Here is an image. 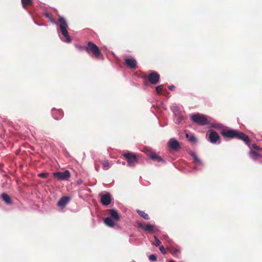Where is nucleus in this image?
Instances as JSON below:
<instances>
[{
    "label": "nucleus",
    "instance_id": "nucleus-27",
    "mask_svg": "<svg viewBox=\"0 0 262 262\" xmlns=\"http://www.w3.org/2000/svg\"><path fill=\"white\" fill-rule=\"evenodd\" d=\"M251 149H253V150H256V151H260L261 150L262 148H260V147H259L258 146H257L256 144H253L252 145V148Z\"/></svg>",
    "mask_w": 262,
    "mask_h": 262
},
{
    "label": "nucleus",
    "instance_id": "nucleus-2",
    "mask_svg": "<svg viewBox=\"0 0 262 262\" xmlns=\"http://www.w3.org/2000/svg\"><path fill=\"white\" fill-rule=\"evenodd\" d=\"M84 48L87 53L89 54H92L96 58L99 59L103 58V55L99 50V47L94 43L91 41H89L86 47Z\"/></svg>",
    "mask_w": 262,
    "mask_h": 262
},
{
    "label": "nucleus",
    "instance_id": "nucleus-13",
    "mask_svg": "<svg viewBox=\"0 0 262 262\" xmlns=\"http://www.w3.org/2000/svg\"><path fill=\"white\" fill-rule=\"evenodd\" d=\"M70 200V198L67 196H62L58 202L57 205L59 207H64Z\"/></svg>",
    "mask_w": 262,
    "mask_h": 262
},
{
    "label": "nucleus",
    "instance_id": "nucleus-8",
    "mask_svg": "<svg viewBox=\"0 0 262 262\" xmlns=\"http://www.w3.org/2000/svg\"><path fill=\"white\" fill-rule=\"evenodd\" d=\"M160 75L156 72L150 73L148 76V80L150 83L156 84L159 81Z\"/></svg>",
    "mask_w": 262,
    "mask_h": 262
},
{
    "label": "nucleus",
    "instance_id": "nucleus-6",
    "mask_svg": "<svg viewBox=\"0 0 262 262\" xmlns=\"http://www.w3.org/2000/svg\"><path fill=\"white\" fill-rule=\"evenodd\" d=\"M54 177L56 178L59 181H66L68 180L71 177V173L68 170L61 172H55L53 173Z\"/></svg>",
    "mask_w": 262,
    "mask_h": 262
},
{
    "label": "nucleus",
    "instance_id": "nucleus-9",
    "mask_svg": "<svg viewBox=\"0 0 262 262\" xmlns=\"http://www.w3.org/2000/svg\"><path fill=\"white\" fill-rule=\"evenodd\" d=\"M124 62L126 66L130 69H135L137 67V61L133 58H126L124 59Z\"/></svg>",
    "mask_w": 262,
    "mask_h": 262
},
{
    "label": "nucleus",
    "instance_id": "nucleus-35",
    "mask_svg": "<svg viewBox=\"0 0 262 262\" xmlns=\"http://www.w3.org/2000/svg\"><path fill=\"white\" fill-rule=\"evenodd\" d=\"M169 262H175L173 260H170L169 261Z\"/></svg>",
    "mask_w": 262,
    "mask_h": 262
},
{
    "label": "nucleus",
    "instance_id": "nucleus-3",
    "mask_svg": "<svg viewBox=\"0 0 262 262\" xmlns=\"http://www.w3.org/2000/svg\"><path fill=\"white\" fill-rule=\"evenodd\" d=\"M58 22L59 23L60 30L62 35L66 38L67 42H70L71 39L67 31L68 24L66 19L63 17L60 16L58 19Z\"/></svg>",
    "mask_w": 262,
    "mask_h": 262
},
{
    "label": "nucleus",
    "instance_id": "nucleus-29",
    "mask_svg": "<svg viewBox=\"0 0 262 262\" xmlns=\"http://www.w3.org/2000/svg\"><path fill=\"white\" fill-rule=\"evenodd\" d=\"M149 259L152 261H156L157 260V256L155 254H151L149 256Z\"/></svg>",
    "mask_w": 262,
    "mask_h": 262
},
{
    "label": "nucleus",
    "instance_id": "nucleus-34",
    "mask_svg": "<svg viewBox=\"0 0 262 262\" xmlns=\"http://www.w3.org/2000/svg\"><path fill=\"white\" fill-rule=\"evenodd\" d=\"M86 46H79L78 47V48L79 49V50H85V49L84 48V47H86Z\"/></svg>",
    "mask_w": 262,
    "mask_h": 262
},
{
    "label": "nucleus",
    "instance_id": "nucleus-17",
    "mask_svg": "<svg viewBox=\"0 0 262 262\" xmlns=\"http://www.w3.org/2000/svg\"><path fill=\"white\" fill-rule=\"evenodd\" d=\"M149 158L155 161H157L158 162H164L163 159L159 156L156 153L151 152L149 154Z\"/></svg>",
    "mask_w": 262,
    "mask_h": 262
},
{
    "label": "nucleus",
    "instance_id": "nucleus-5",
    "mask_svg": "<svg viewBox=\"0 0 262 262\" xmlns=\"http://www.w3.org/2000/svg\"><path fill=\"white\" fill-rule=\"evenodd\" d=\"M123 157L126 160L127 165L129 166H134L138 162L137 156L131 152H127L123 154Z\"/></svg>",
    "mask_w": 262,
    "mask_h": 262
},
{
    "label": "nucleus",
    "instance_id": "nucleus-11",
    "mask_svg": "<svg viewBox=\"0 0 262 262\" xmlns=\"http://www.w3.org/2000/svg\"><path fill=\"white\" fill-rule=\"evenodd\" d=\"M111 202V198L110 193L102 194L101 195L100 202L104 206L108 205Z\"/></svg>",
    "mask_w": 262,
    "mask_h": 262
},
{
    "label": "nucleus",
    "instance_id": "nucleus-14",
    "mask_svg": "<svg viewBox=\"0 0 262 262\" xmlns=\"http://www.w3.org/2000/svg\"><path fill=\"white\" fill-rule=\"evenodd\" d=\"M168 251L174 256L178 257L181 253L180 249L173 246H170L167 248Z\"/></svg>",
    "mask_w": 262,
    "mask_h": 262
},
{
    "label": "nucleus",
    "instance_id": "nucleus-19",
    "mask_svg": "<svg viewBox=\"0 0 262 262\" xmlns=\"http://www.w3.org/2000/svg\"><path fill=\"white\" fill-rule=\"evenodd\" d=\"M2 199L7 204H10L12 203L10 197L6 193L2 194Z\"/></svg>",
    "mask_w": 262,
    "mask_h": 262
},
{
    "label": "nucleus",
    "instance_id": "nucleus-26",
    "mask_svg": "<svg viewBox=\"0 0 262 262\" xmlns=\"http://www.w3.org/2000/svg\"><path fill=\"white\" fill-rule=\"evenodd\" d=\"M102 164L104 169H107L110 167V163L107 160L102 162Z\"/></svg>",
    "mask_w": 262,
    "mask_h": 262
},
{
    "label": "nucleus",
    "instance_id": "nucleus-33",
    "mask_svg": "<svg viewBox=\"0 0 262 262\" xmlns=\"http://www.w3.org/2000/svg\"><path fill=\"white\" fill-rule=\"evenodd\" d=\"M169 89L170 90V91H173L175 89V86L173 85H170L169 87H168Z\"/></svg>",
    "mask_w": 262,
    "mask_h": 262
},
{
    "label": "nucleus",
    "instance_id": "nucleus-32",
    "mask_svg": "<svg viewBox=\"0 0 262 262\" xmlns=\"http://www.w3.org/2000/svg\"><path fill=\"white\" fill-rule=\"evenodd\" d=\"M183 120V118L182 116H180L177 118L176 122L177 123H180Z\"/></svg>",
    "mask_w": 262,
    "mask_h": 262
},
{
    "label": "nucleus",
    "instance_id": "nucleus-21",
    "mask_svg": "<svg viewBox=\"0 0 262 262\" xmlns=\"http://www.w3.org/2000/svg\"><path fill=\"white\" fill-rule=\"evenodd\" d=\"M137 212L138 213V214L141 216L145 220H149V217L147 213H145L144 211L140 210H137Z\"/></svg>",
    "mask_w": 262,
    "mask_h": 262
},
{
    "label": "nucleus",
    "instance_id": "nucleus-31",
    "mask_svg": "<svg viewBox=\"0 0 262 262\" xmlns=\"http://www.w3.org/2000/svg\"><path fill=\"white\" fill-rule=\"evenodd\" d=\"M159 249L162 253H163L164 254H166V251L165 248L163 247V246H160Z\"/></svg>",
    "mask_w": 262,
    "mask_h": 262
},
{
    "label": "nucleus",
    "instance_id": "nucleus-1",
    "mask_svg": "<svg viewBox=\"0 0 262 262\" xmlns=\"http://www.w3.org/2000/svg\"><path fill=\"white\" fill-rule=\"evenodd\" d=\"M221 134L225 138H236L238 139L244 141L250 148L249 155L253 160H256L261 157L259 152V151L254 150L250 147V139L249 137L244 133L235 129H224L221 131Z\"/></svg>",
    "mask_w": 262,
    "mask_h": 262
},
{
    "label": "nucleus",
    "instance_id": "nucleus-4",
    "mask_svg": "<svg viewBox=\"0 0 262 262\" xmlns=\"http://www.w3.org/2000/svg\"><path fill=\"white\" fill-rule=\"evenodd\" d=\"M191 119L193 122L201 125H205L208 124V119L205 115L196 114L192 115Z\"/></svg>",
    "mask_w": 262,
    "mask_h": 262
},
{
    "label": "nucleus",
    "instance_id": "nucleus-25",
    "mask_svg": "<svg viewBox=\"0 0 262 262\" xmlns=\"http://www.w3.org/2000/svg\"><path fill=\"white\" fill-rule=\"evenodd\" d=\"M186 137L190 142H195L196 141V138L194 136H189L188 134H186Z\"/></svg>",
    "mask_w": 262,
    "mask_h": 262
},
{
    "label": "nucleus",
    "instance_id": "nucleus-16",
    "mask_svg": "<svg viewBox=\"0 0 262 262\" xmlns=\"http://www.w3.org/2000/svg\"><path fill=\"white\" fill-rule=\"evenodd\" d=\"M52 114L56 120H58L63 116V112L61 110H53Z\"/></svg>",
    "mask_w": 262,
    "mask_h": 262
},
{
    "label": "nucleus",
    "instance_id": "nucleus-10",
    "mask_svg": "<svg viewBox=\"0 0 262 262\" xmlns=\"http://www.w3.org/2000/svg\"><path fill=\"white\" fill-rule=\"evenodd\" d=\"M168 146L171 149L177 151L180 148V145L175 139H171L168 142Z\"/></svg>",
    "mask_w": 262,
    "mask_h": 262
},
{
    "label": "nucleus",
    "instance_id": "nucleus-7",
    "mask_svg": "<svg viewBox=\"0 0 262 262\" xmlns=\"http://www.w3.org/2000/svg\"><path fill=\"white\" fill-rule=\"evenodd\" d=\"M209 140L212 143L215 144L218 142L219 143H221V138L216 132L211 130L209 134Z\"/></svg>",
    "mask_w": 262,
    "mask_h": 262
},
{
    "label": "nucleus",
    "instance_id": "nucleus-20",
    "mask_svg": "<svg viewBox=\"0 0 262 262\" xmlns=\"http://www.w3.org/2000/svg\"><path fill=\"white\" fill-rule=\"evenodd\" d=\"M157 93L159 95H164L165 93H167L166 90L163 89V85L162 84L157 86L156 88Z\"/></svg>",
    "mask_w": 262,
    "mask_h": 262
},
{
    "label": "nucleus",
    "instance_id": "nucleus-18",
    "mask_svg": "<svg viewBox=\"0 0 262 262\" xmlns=\"http://www.w3.org/2000/svg\"><path fill=\"white\" fill-rule=\"evenodd\" d=\"M104 223L106 225L110 227H113L115 226L113 219H111L110 217H105L104 219Z\"/></svg>",
    "mask_w": 262,
    "mask_h": 262
},
{
    "label": "nucleus",
    "instance_id": "nucleus-24",
    "mask_svg": "<svg viewBox=\"0 0 262 262\" xmlns=\"http://www.w3.org/2000/svg\"><path fill=\"white\" fill-rule=\"evenodd\" d=\"M45 16H46V18H48L49 20H50V21L53 24H56V22L55 21V20L53 18V17L51 16V15L50 13H46L45 14Z\"/></svg>",
    "mask_w": 262,
    "mask_h": 262
},
{
    "label": "nucleus",
    "instance_id": "nucleus-12",
    "mask_svg": "<svg viewBox=\"0 0 262 262\" xmlns=\"http://www.w3.org/2000/svg\"><path fill=\"white\" fill-rule=\"evenodd\" d=\"M138 226L139 227L143 229L145 231L148 232L149 233L152 232L154 230V227L149 224L144 225L141 223H138Z\"/></svg>",
    "mask_w": 262,
    "mask_h": 262
},
{
    "label": "nucleus",
    "instance_id": "nucleus-15",
    "mask_svg": "<svg viewBox=\"0 0 262 262\" xmlns=\"http://www.w3.org/2000/svg\"><path fill=\"white\" fill-rule=\"evenodd\" d=\"M110 217L116 221H119L120 220V217L118 212L114 209L110 210Z\"/></svg>",
    "mask_w": 262,
    "mask_h": 262
},
{
    "label": "nucleus",
    "instance_id": "nucleus-30",
    "mask_svg": "<svg viewBox=\"0 0 262 262\" xmlns=\"http://www.w3.org/2000/svg\"><path fill=\"white\" fill-rule=\"evenodd\" d=\"M48 173H40L38 174V176L41 178H46L48 176Z\"/></svg>",
    "mask_w": 262,
    "mask_h": 262
},
{
    "label": "nucleus",
    "instance_id": "nucleus-23",
    "mask_svg": "<svg viewBox=\"0 0 262 262\" xmlns=\"http://www.w3.org/2000/svg\"><path fill=\"white\" fill-rule=\"evenodd\" d=\"M22 5L24 8H26L28 6L31 5L32 3V0H21Z\"/></svg>",
    "mask_w": 262,
    "mask_h": 262
},
{
    "label": "nucleus",
    "instance_id": "nucleus-22",
    "mask_svg": "<svg viewBox=\"0 0 262 262\" xmlns=\"http://www.w3.org/2000/svg\"><path fill=\"white\" fill-rule=\"evenodd\" d=\"M191 156L193 158L194 162L197 164L200 165L202 164L201 160L198 158L194 152H191Z\"/></svg>",
    "mask_w": 262,
    "mask_h": 262
},
{
    "label": "nucleus",
    "instance_id": "nucleus-28",
    "mask_svg": "<svg viewBox=\"0 0 262 262\" xmlns=\"http://www.w3.org/2000/svg\"><path fill=\"white\" fill-rule=\"evenodd\" d=\"M154 238H155V242L153 243L154 245L156 246H159L161 243V241L156 236H154Z\"/></svg>",
    "mask_w": 262,
    "mask_h": 262
}]
</instances>
